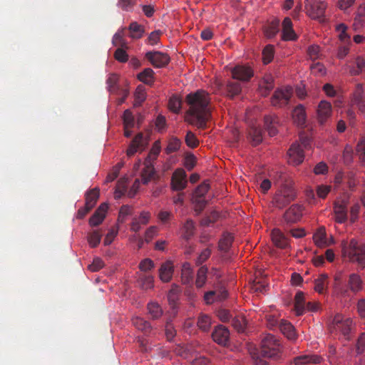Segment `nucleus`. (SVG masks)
I'll list each match as a JSON object with an SVG mask.
<instances>
[{"instance_id":"obj_5","label":"nucleus","mask_w":365,"mask_h":365,"mask_svg":"<svg viewBox=\"0 0 365 365\" xmlns=\"http://www.w3.org/2000/svg\"><path fill=\"white\" fill-rule=\"evenodd\" d=\"M295 197L294 189L289 185H283L274 195L272 204L275 207L282 209L293 201Z\"/></svg>"},{"instance_id":"obj_7","label":"nucleus","mask_w":365,"mask_h":365,"mask_svg":"<svg viewBox=\"0 0 365 365\" xmlns=\"http://www.w3.org/2000/svg\"><path fill=\"white\" fill-rule=\"evenodd\" d=\"M327 4L322 0H305L307 14L314 19L324 21Z\"/></svg>"},{"instance_id":"obj_41","label":"nucleus","mask_w":365,"mask_h":365,"mask_svg":"<svg viewBox=\"0 0 365 365\" xmlns=\"http://www.w3.org/2000/svg\"><path fill=\"white\" fill-rule=\"evenodd\" d=\"M356 151L361 163L365 165V136H362L359 140Z\"/></svg>"},{"instance_id":"obj_55","label":"nucleus","mask_w":365,"mask_h":365,"mask_svg":"<svg viewBox=\"0 0 365 365\" xmlns=\"http://www.w3.org/2000/svg\"><path fill=\"white\" fill-rule=\"evenodd\" d=\"M209 189H210V185L207 182H202L195 189L194 197H204V196L208 192Z\"/></svg>"},{"instance_id":"obj_14","label":"nucleus","mask_w":365,"mask_h":365,"mask_svg":"<svg viewBox=\"0 0 365 365\" xmlns=\"http://www.w3.org/2000/svg\"><path fill=\"white\" fill-rule=\"evenodd\" d=\"M231 73L233 79L243 82L249 81L254 75L250 67L242 65H237L232 68Z\"/></svg>"},{"instance_id":"obj_59","label":"nucleus","mask_w":365,"mask_h":365,"mask_svg":"<svg viewBox=\"0 0 365 365\" xmlns=\"http://www.w3.org/2000/svg\"><path fill=\"white\" fill-rule=\"evenodd\" d=\"M162 32L160 30H155L151 32L147 38V43L154 46L156 45L160 41V36Z\"/></svg>"},{"instance_id":"obj_57","label":"nucleus","mask_w":365,"mask_h":365,"mask_svg":"<svg viewBox=\"0 0 365 365\" xmlns=\"http://www.w3.org/2000/svg\"><path fill=\"white\" fill-rule=\"evenodd\" d=\"M138 267L142 272H148L154 267V262L152 259L146 258L140 262Z\"/></svg>"},{"instance_id":"obj_45","label":"nucleus","mask_w":365,"mask_h":365,"mask_svg":"<svg viewBox=\"0 0 365 365\" xmlns=\"http://www.w3.org/2000/svg\"><path fill=\"white\" fill-rule=\"evenodd\" d=\"M118 80L119 77L117 74L111 73L109 75L108 78L106 80V83L108 86V90L110 92L114 93L118 90V87L117 86Z\"/></svg>"},{"instance_id":"obj_58","label":"nucleus","mask_w":365,"mask_h":365,"mask_svg":"<svg viewBox=\"0 0 365 365\" xmlns=\"http://www.w3.org/2000/svg\"><path fill=\"white\" fill-rule=\"evenodd\" d=\"M312 73L319 76H324L326 74V68L320 63H316L310 66Z\"/></svg>"},{"instance_id":"obj_43","label":"nucleus","mask_w":365,"mask_h":365,"mask_svg":"<svg viewBox=\"0 0 365 365\" xmlns=\"http://www.w3.org/2000/svg\"><path fill=\"white\" fill-rule=\"evenodd\" d=\"M102 234L99 230H95L90 232L88 236V242L91 247H97L101 240Z\"/></svg>"},{"instance_id":"obj_29","label":"nucleus","mask_w":365,"mask_h":365,"mask_svg":"<svg viewBox=\"0 0 365 365\" xmlns=\"http://www.w3.org/2000/svg\"><path fill=\"white\" fill-rule=\"evenodd\" d=\"M154 71L150 68H146L137 75L138 79L147 85H152L154 82Z\"/></svg>"},{"instance_id":"obj_51","label":"nucleus","mask_w":365,"mask_h":365,"mask_svg":"<svg viewBox=\"0 0 365 365\" xmlns=\"http://www.w3.org/2000/svg\"><path fill=\"white\" fill-rule=\"evenodd\" d=\"M185 141L186 145L191 148H195L199 145V140L196 138L195 135L191 131L187 132Z\"/></svg>"},{"instance_id":"obj_46","label":"nucleus","mask_w":365,"mask_h":365,"mask_svg":"<svg viewBox=\"0 0 365 365\" xmlns=\"http://www.w3.org/2000/svg\"><path fill=\"white\" fill-rule=\"evenodd\" d=\"M347 26L344 24H340L336 26V31L339 32V38L343 43H351V37L346 33Z\"/></svg>"},{"instance_id":"obj_27","label":"nucleus","mask_w":365,"mask_h":365,"mask_svg":"<svg viewBox=\"0 0 365 365\" xmlns=\"http://www.w3.org/2000/svg\"><path fill=\"white\" fill-rule=\"evenodd\" d=\"M328 275L321 274L318 278L314 280V290L319 294H323L327 289Z\"/></svg>"},{"instance_id":"obj_37","label":"nucleus","mask_w":365,"mask_h":365,"mask_svg":"<svg viewBox=\"0 0 365 365\" xmlns=\"http://www.w3.org/2000/svg\"><path fill=\"white\" fill-rule=\"evenodd\" d=\"M99 197V190L98 188H93L86 194V203L90 208H92L96 205V202Z\"/></svg>"},{"instance_id":"obj_52","label":"nucleus","mask_w":365,"mask_h":365,"mask_svg":"<svg viewBox=\"0 0 365 365\" xmlns=\"http://www.w3.org/2000/svg\"><path fill=\"white\" fill-rule=\"evenodd\" d=\"M135 106H140L141 103L145 100V88L142 85H139L135 93Z\"/></svg>"},{"instance_id":"obj_30","label":"nucleus","mask_w":365,"mask_h":365,"mask_svg":"<svg viewBox=\"0 0 365 365\" xmlns=\"http://www.w3.org/2000/svg\"><path fill=\"white\" fill-rule=\"evenodd\" d=\"M335 220L338 223H344L347 220L346 207L343 204L336 203L334 205Z\"/></svg>"},{"instance_id":"obj_8","label":"nucleus","mask_w":365,"mask_h":365,"mask_svg":"<svg viewBox=\"0 0 365 365\" xmlns=\"http://www.w3.org/2000/svg\"><path fill=\"white\" fill-rule=\"evenodd\" d=\"M292 88L289 86L277 89L271 99L272 106L278 107L287 106L292 96Z\"/></svg>"},{"instance_id":"obj_48","label":"nucleus","mask_w":365,"mask_h":365,"mask_svg":"<svg viewBox=\"0 0 365 365\" xmlns=\"http://www.w3.org/2000/svg\"><path fill=\"white\" fill-rule=\"evenodd\" d=\"M232 326L239 332H242L245 328V319L243 317H232L231 320Z\"/></svg>"},{"instance_id":"obj_26","label":"nucleus","mask_w":365,"mask_h":365,"mask_svg":"<svg viewBox=\"0 0 365 365\" xmlns=\"http://www.w3.org/2000/svg\"><path fill=\"white\" fill-rule=\"evenodd\" d=\"M305 304L304 293L298 291L294 297V310L297 316L302 315L305 312Z\"/></svg>"},{"instance_id":"obj_53","label":"nucleus","mask_w":365,"mask_h":365,"mask_svg":"<svg viewBox=\"0 0 365 365\" xmlns=\"http://www.w3.org/2000/svg\"><path fill=\"white\" fill-rule=\"evenodd\" d=\"M365 24V11H359L353 24V28L355 31L359 30Z\"/></svg>"},{"instance_id":"obj_11","label":"nucleus","mask_w":365,"mask_h":365,"mask_svg":"<svg viewBox=\"0 0 365 365\" xmlns=\"http://www.w3.org/2000/svg\"><path fill=\"white\" fill-rule=\"evenodd\" d=\"M288 163L292 165L301 164L304 159L303 148L299 143H294L287 151Z\"/></svg>"},{"instance_id":"obj_32","label":"nucleus","mask_w":365,"mask_h":365,"mask_svg":"<svg viewBox=\"0 0 365 365\" xmlns=\"http://www.w3.org/2000/svg\"><path fill=\"white\" fill-rule=\"evenodd\" d=\"M128 30L130 33V37L136 39L140 38L145 32L144 27L135 21L130 23Z\"/></svg>"},{"instance_id":"obj_10","label":"nucleus","mask_w":365,"mask_h":365,"mask_svg":"<svg viewBox=\"0 0 365 365\" xmlns=\"http://www.w3.org/2000/svg\"><path fill=\"white\" fill-rule=\"evenodd\" d=\"M304 207L299 204L290 206L284 212L283 219L287 225L297 223L302 217Z\"/></svg>"},{"instance_id":"obj_49","label":"nucleus","mask_w":365,"mask_h":365,"mask_svg":"<svg viewBox=\"0 0 365 365\" xmlns=\"http://www.w3.org/2000/svg\"><path fill=\"white\" fill-rule=\"evenodd\" d=\"M274 57V46L267 45L262 51V59L264 64L270 63Z\"/></svg>"},{"instance_id":"obj_38","label":"nucleus","mask_w":365,"mask_h":365,"mask_svg":"<svg viewBox=\"0 0 365 365\" xmlns=\"http://www.w3.org/2000/svg\"><path fill=\"white\" fill-rule=\"evenodd\" d=\"M279 29V21L275 19L270 22L264 29L265 35L267 38H273L278 33Z\"/></svg>"},{"instance_id":"obj_3","label":"nucleus","mask_w":365,"mask_h":365,"mask_svg":"<svg viewBox=\"0 0 365 365\" xmlns=\"http://www.w3.org/2000/svg\"><path fill=\"white\" fill-rule=\"evenodd\" d=\"M342 252L350 262H356L361 268L365 267V244L359 243L355 239H351L348 245L343 246Z\"/></svg>"},{"instance_id":"obj_36","label":"nucleus","mask_w":365,"mask_h":365,"mask_svg":"<svg viewBox=\"0 0 365 365\" xmlns=\"http://www.w3.org/2000/svg\"><path fill=\"white\" fill-rule=\"evenodd\" d=\"M233 242V237L230 233H225L222 237L220 240L218 244V248L220 251L227 252L230 250L232 243Z\"/></svg>"},{"instance_id":"obj_42","label":"nucleus","mask_w":365,"mask_h":365,"mask_svg":"<svg viewBox=\"0 0 365 365\" xmlns=\"http://www.w3.org/2000/svg\"><path fill=\"white\" fill-rule=\"evenodd\" d=\"M211 325L210 317L204 314H201L198 317L197 326L203 331H207Z\"/></svg>"},{"instance_id":"obj_24","label":"nucleus","mask_w":365,"mask_h":365,"mask_svg":"<svg viewBox=\"0 0 365 365\" xmlns=\"http://www.w3.org/2000/svg\"><path fill=\"white\" fill-rule=\"evenodd\" d=\"M133 326L141 331L144 334L149 335L152 331L150 323L140 317H135L132 319Z\"/></svg>"},{"instance_id":"obj_4","label":"nucleus","mask_w":365,"mask_h":365,"mask_svg":"<svg viewBox=\"0 0 365 365\" xmlns=\"http://www.w3.org/2000/svg\"><path fill=\"white\" fill-rule=\"evenodd\" d=\"M348 288L341 284L337 277H335L334 285V294L337 297H346L349 296V290L353 293H357L362 289V280L356 274H351L347 282Z\"/></svg>"},{"instance_id":"obj_63","label":"nucleus","mask_w":365,"mask_h":365,"mask_svg":"<svg viewBox=\"0 0 365 365\" xmlns=\"http://www.w3.org/2000/svg\"><path fill=\"white\" fill-rule=\"evenodd\" d=\"M319 46L315 44L311 45L307 49V54L313 60L317 59L319 57Z\"/></svg>"},{"instance_id":"obj_13","label":"nucleus","mask_w":365,"mask_h":365,"mask_svg":"<svg viewBox=\"0 0 365 365\" xmlns=\"http://www.w3.org/2000/svg\"><path fill=\"white\" fill-rule=\"evenodd\" d=\"M187 175L185 171L182 168L175 170L171 179L172 189L175 191L184 190L187 186Z\"/></svg>"},{"instance_id":"obj_47","label":"nucleus","mask_w":365,"mask_h":365,"mask_svg":"<svg viewBox=\"0 0 365 365\" xmlns=\"http://www.w3.org/2000/svg\"><path fill=\"white\" fill-rule=\"evenodd\" d=\"M181 105L182 101L178 96H173L170 98L168 101V108L173 113H179L181 108Z\"/></svg>"},{"instance_id":"obj_20","label":"nucleus","mask_w":365,"mask_h":365,"mask_svg":"<svg viewBox=\"0 0 365 365\" xmlns=\"http://www.w3.org/2000/svg\"><path fill=\"white\" fill-rule=\"evenodd\" d=\"M331 105L330 103L322 101L317 109L318 120L321 124H323L327 119L331 115Z\"/></svg>"},{"instance_id":"obj_28","label":"nucleus","mask_w":365,"mask_h":365,"mask_svg":"<svg viewBox=\"0 0 365 365\" xmlns=\"http://www.w3.org/2000/svg\"><path fill=\"white\" fill-rule=\"evenodd\" d=\"M293 120L298 125H304L306 121V113L304 108L302 105H298L292 112Z\"/></svg>"},{"instance_id":"obj_1","label":"nucleus","mask_w":365,"mask_h":365,"mask_svg":"<svg viewBox=\"0 0 365 365\" xmlns=\"http://www.w3.org/2000/svg\"><path fill=\"white\" fill-rule=\"evenodd\" d=\"M185 101L189 106L186 120L198 128H205L211 115L208 107L209 94L203 90H198L187 95Z\"/></svg>"},{"instance_id":"obj_15","label":"nucleus","mask_w":365,"mask_h":365,"mask_svg":"<svg viewBox=\"0 0 365 365\" xmlns=\"http://www.w3.org/2000/svg\"><path fill=\"white\" fill-rule=\"evenodd\" d=\"M212 338L219 345L226 346L230 339V331L225 326L219 325L212 331Z\"/></svg>"},{"instance_id":"obj_56","label":"nucleus","mask_w":365,"mask_h":365,"mask_svg":"<svg viewBox=\"0 0 365 365\" xmlns=\"http://www.w3.org/2000/svg\"><path fill=\"white\" fill-rule=\"evenodd\" d=\"M211 253L212 251L209 247L204 249L196 259V265L200 266L204 263L210 257Z\"/></svg>"},{"instance_id":"obj_64","label":"nucleus","mask_w":365,"mask_h":365,"mask_svg":"<svg viewBox=\"0 0 365 365\" xmlns=\"http://www.w3.org/2000/svg\"><path fill=\"white\" fill-rule=\"evenodd\" d=\"M356 351L358 354L365 352V333L361 334L356 343Z\"/></svg>"},{"instance_id":"obj_17","label":"nucleus","mask_w":365,"mask_h":365,"mask_svg":"<svg viewBox=\"0 0 365 365\" xmlns=\"http://www.w3.org/2000/svg\"><path fill=\"white\" fill-rule=\"evenodd\" d=\"M351 103L356 106L361 111L365 110V93L361 83L356 85L352 94Z\"/></svg>"},{"instance_id":"obj_40","label":"nucleus","mask_w":365,"mask_h":365,"mask_svg":"<svg viewBox=\"0 0 365 365\" xmlns=\"http://www.w3.org/2000/svg\"><path fill=\"white\" fill-rule=\"evenodd\" d=\"M195 233V224L192 220H187L183 226V237L190 240Z\"/></svg>"},{"instance_id":"obj_2","label":"nucleus","mask_w":365,"mask_h":365,"mask_svg":"<svg viewBox=\"0 0 365 365\" xmlns=\"http://www.w3.org/2000/svg\"><path fill=\"white\" fill-rule=\"evenodd\" d=\"M282 345L279 341L273 335H266L261 341L260 349H254L250 352L252 359L256 365H267L265 360L280 359Z\"/></svg>"},{"instance_id":"obj_31","label":"nucleus","mask_w":365,"mask_h":365,"mask_svg":"<svg viewBox=\"0 0 365 365\" xmlns=\"http://www.w3.org/2000/svg\"><path fill=\"white\" fill-rule=\"evenodd\" d=\"M242 91L240 83L235 81H228L226 84L225 93L230 98H234L239 95Z\"/></svg>"},{"instance_id":"obj_12","label":"nucleus","mask_w":365,"mask_h":365,"mask_svg":"<svg viewBox=\"0 0 365 365\" xmlns=\"http://www.w3.org/2000/svg\"><path fill=\"white\" fill-rule=\"evenodd\" d=\"M148 143V137L145 136L142 133H138L127 150L128 156L130 157L138 151H143L146 148Z\"/></svg>"},{"instance_id":"obj_16","label":"nucleus","mask_w":365,"mask_h":365,"mask_svg":"<svg viewBox=\"0 0 365 365\" xmlns=\"http://www.w3.org/2000/svg\"><path fill=\"white\" fill-rule=\"evenodd\" d=\"M144 168L141 172V182L143 184H148L152 179L154 178L155 171L153 165V162L150 160V156H148L144 161Z\"/></svg>"},{"instance_id":"obj_50","label":"nucleus","mask_w":365,"mask_h":365,"mask_svg":"<svg viewBox=\"0 0 365 365\" xmlns=\"http://www.w3.org/2000/svg\"><path fill=\"white\" fill-rule=\"evenodd\" d=\"M267 287V284L264 281L259 279L257 281L256 279L253 282L251 285V289L254 292L257 293H264L266 292Z\"/></svg>"},{"instance_id":"obj_18","label":"nucleus","mask_w":365,"mask_h":365,"mask_svg":"<svg viewBox=\"0 0 365 365\" xmlns=\"http://www.w3.org/2000/svg\"><path fill=\"white\" fill-rule=\"evenodd\" d=\"M108 209V205L106 203H102L95 211L93 215L89 219V225L91 227H96L101 224L106 217V214Z\"/></svg>"},{"instance_id":"obj_60","label":"nucleus","mask_w":365,"mask_h":365,"mask_svg":"<svg viewBox=\"0 0 365 365\" xmlns=\"http://www.w3.org/2000/svg\"><path fill=\"white\" fill-rule=\"evenodd\" d=\"M351 43H343L341 44L339 48H338V51H337V54H336V56L339 59H343L344 58H345L349 52V45Z\"/></svg>"},{"instance_id":"obj_23","label":"nucleus","mask_w":365,"mask_h":365,"mask_svg":"<svg viewBox=\"0 0 365 365\" xmlns=\"http://www.w3.org/2000/svg\"><path fill=\"white\" fill-rule=\"evenodd\" d=\"M322 358L317 355H301L293 359V363L295 365H306L308 364H319Z\"/></svg>"},{"instance_id":"obj_25","label":"nucleus","mask_w":365,"mask_h":365,"mask_svg":"<svg viewBox=\"0 0 365 365\" xmlns=\"http://www.w3.org/2000/svg\"><path fill=\"white\" fill-rule=\"evenodd\" d=\"M173 274V265L171 262L163 263L159 269V276L164 282H168L172 279Z\"/></svg>"},{"instance_id":"obj_33","label":"nucleus","mask_w":365,"mask_h":365,"mask_svg":"<svg viewBox=\"0 0 365 365\" xmlns=\"http://www.w3.org/2000/svg\"><path fill=\"white\" fill-rule=\"evenodd\" d=\"M148 314L152 319H158L163 314L161 307L156 302H150L147 305Z\"/></svg>"},{"instance_id":"obj_35","label":"nucleus","mask_w":365,"mask_h":365,"mask_svg":"<svg viewBox=\"0 0 365 365\" xmlns=\"http://www.w3.org/2000/svg\"><path fill=\"white\" fill-rule=\"evenodd\" d=\"M192 277H193V272H192V269L191 268L190 263H188V262L184 263L182 265V272H181V278H182V283L185 284H190L192 280Z\"/></svg>"},{"instance_id":"obj_44","label":"nucleus","mask_w":365,"mask_h":365,"mask_svg":"<svg viewBox=\"0 0 365 365\" xmlns=\"http://www.w3.org/2000/svg\"><path fill=\"white\" fill-rule=\"evenodd\" d=\"M313 240L317 246H325L327 244L325 230L324 228H319L317 232L314 233Z\"/></svg>"},{"instance_id":"obj_54","label":"nucleus","mask_w":365,"mask_h":365,"mask_svg":"<svg viewBox=\"0 0 365 365\" xmlns=\"http://www.w3.org/2000/svg\"><path fill=\"white\" fill-rule=\"evenodd\" d=\"M180 145H181V142L178 138H172L166 148V153L168 154H170V153L176 152L177 150H178L180 149Z\"/></svg>"},{"instance_id":"obj_62","label":"nucleus","mask_w":365,"mask_h":365,"mask_svg":"<svg viewBox=\"0 0 365 365\" xmlns=\"http://www.w3.org/2000/svg\"><path fill=\"white\" fill-rule=\"evenodd\" d=\"M115 58L121 63H125L128 60V55L126 51L123 48H118L114 53Z\"/></svg>"},{"instance_id":"obj_9","label":"nucleus","mask_w":365,"mask_h":365,"mask_svg":"<svg viewBox=\"0 0 365 365\" xmlns=\"http://www.w3.org/2000/svg\"><path fill=\"white\" fill-rule=\"evenodd\" d=\"M145 57L155 68L165 67L170 61L168 54L161 51H148Z\"/></svg>"},{"instance_id":"obj_21","label":"nucleus","mask_w":365,"mask_h":365,"mask_svg":"<svg viewBox=\"0 0 365 365\" xmlns=\"http://www.w3.org/2000/svg\"><path fill=\"white\" fill-rule=\"evenodd\" d=\"M278 327L280 331L289 339L294 340L297 339V334L295 331V329L293 325L286 321V320H280L278 324Z\"/></svg>"},{"instance_id":"obj_6","label":"nucleus","mask_w":365,"mask_h":365,"mask_svg":"<svg viewBox=\"0 0 365 365\" xmlns=\"http://www.w3.org/2000/svg\"><path fill=\"white\" fill-rule=\"evenodd\" d=\"M352 319L344 318L341 314H337L334 316L332 324L330 326V331L336 335H342L345 339H349L351 330Z\"/></svg>"},{"instance_id":"obj_61","label":"nucleus","mask_w":365,"mask_h":365,"mask_svg":"<svg viewBox=\"0 0 365 365\" xmlns=\"http://www.w3.org/2000/svg\"><path fill=\"white\" fill-rule=\"evenodd\" d=\"M123 124L124 126L133 127L134 117L129 110H125L123 113Z\"/></svg>"},{"instance_id":"obj_19","label":"nucleus","mask_w":365,"mask_h":365,"mask_svg":"<svg viewBox=\"0 0 365 365\" xmlns=\"http://www.w3.org/2000/svg\"><path fill=\"white\" fill-rule=\"evenodd\" d=\"M264 122L265 129L267 130L269 135L270 136H274L277 135L278 133L277 128L280 125L278 116L274 114L266 115L264 117Z\"/></svg>"},{"instance_id":"obj_34","label":"nucleus","mask_w":365,"mask_h":365,"mask_svg":"<svg viewBox=\"0 0 365 365\" xmlns=\"http://www.w3.org/2000/svg\"><path fill=\"white\" fill-rule=\"evenodd\" d=\"M249 135L253 145H257L262 141V131L260 128L252 126L249 130Z\"/></svg>"},{"instance_id":"obj_39","label":"nucleus","mask_w":365,"mask_h":365,"mask_svg":"<svg viewBox=\"0 0 365 365\" xmlns=\"http://www.w3.org/2000/svg\"><path fill=\"white\" fill-rule=\"evenodd\" d=\"M208 269L206 266H202L199 268L197 273V278L195 281L196 287L201 288L204 286L207 281V274Z\"/></svg>"},{"instance_id":"obj_22","label":"nucleus","mask_w":365,"mask_h":365,"mask_svg":"<svg viewBox=\"0 0 365 365\" xmlns=\"http://www.w3.org/2000/svg\"><path fill=\"white\" fill-rule=\"evenodd\" d=\"M271 236L273 243L277 247L284 249L288 247V239L279 229H274Z\"/></svg>"}]
</instances>
